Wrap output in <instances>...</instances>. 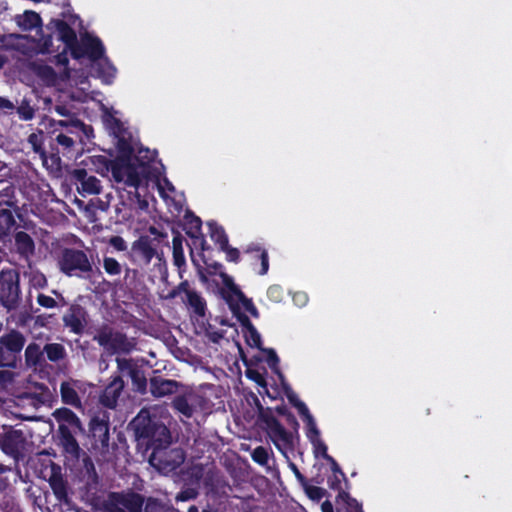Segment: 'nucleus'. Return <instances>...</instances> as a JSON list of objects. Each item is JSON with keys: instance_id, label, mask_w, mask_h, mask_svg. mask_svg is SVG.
I'll use <instances>...</instances> for the list:
<instances>
[{"instance_id": "obj_25", "label": "nucleus", "mask_w": 512, "mask_h": 512, "mask_svg": "<svg viewBox=\"0 0 512 512\" xmlns=\"http://www.w3.org/2000/svg\"><path fill=\"white\" fill-rule=\"evenodd\" d=\"M17 250L23 255H29L34 251V242L25 232H18L15 235Z\"/></svg>"}, {"instance_id": "obj_47", "label": "nucleus", "mask_w": 512, "mask_h": 512, "mask_svg": "<svg viewBox=\"0 0 512 512\" xmlns=\"http://www.w3.org/2000/svg\"><path fill=\"white\" fill-rule=\"evenodd\" d=\"M30 281L35 287H43L46 284V279L41 273H34Z\"/></svg>"}, {"instance_id": "obj_19", "label": "nucleus", "mask_w": 512, "mask_h": 512, "mask_svg": "<svg viewBox=\"0 0 512 512\" xmlns=\"http://www.w3.org/2000/svg\"><path fill=\"white\" fill-rule=\"evenodd\" d=\"M15 22L24 31L41 28V18L34 11L26 10L23 14L15 17Z\"/></svg>"}, {"instance_id": "obj_54", "label": "nucleus", "mask_w": 512, "mask_h": 512, "mask_svg": "<svg viewBox=\"0 0 512 512\" xmlns=\"http://www.w3.org/2000/svg\"><path fill=\"white\" fill-rule=\"evenodd\" d=\"M117 363H118V366H119L120 370H122V371L124 369L128 368L129 365H130V363H129V361L127 359H121V358L117 359Z\"/></svg>"}, {"instance_id": "obj_5", "label": "nucleus", "mask_w": 512, "mask_h": 512, "mask_svg": "<svg viewBox=\"0 0 512 512\" xmlns=\"http://www.w3.org/2000/svg\"><path fill=\"white\" fill-rule=\"evenodd\" d=\"M25 340L16 331H11L0 337V366H10L14 363L16 354L19 353Z\"/></svg>"}, {"instance_id": "obj_61", "label": "nucleus", "mask_w": 512, "mask_h": 512, "mask_svg": "<svg viewBox=\"0 0 512 512\" xmlns=\"http://www.w3.org/2000/svg\"><path fill=\"white\" fill-rule=\"evenodd\" d=\"M143 414H144V413H143V412H141V413L137 416V418H136V421H137V422H139V421L144 417V416H143Z\"/></svg>"}, {"instance_id": "obj_49", "label": "nucleus", "mask_w": 512, "mask_h": 512, "mask_svg": "<svg viewBox=\"0 0 512 512\" xmlns=\"http://www.w3.org/2000/svg\"><path fill=\"white\" fill-rule=\"evenodd\" d=\"M29 142L32 144L36 152L40 151L39 136L37 134H31L29 136Z\"/></svg>"}, {"instance_id": "obj_60", "label": "nucleus", "mask_w": 512, "mask_h": 512, "mask_svg": "<svg viewBox=\"0 0 512 512\" xmlns=\"http://www.w3.org/2000/svg\"><path fill=\"white\" fill-rule=\"evenodd\" d=\"M139 203H140L141 208H145L147 206V203L144 200L143 201L139 200Z\"/></svg>"}, {"instance_id": "obj_37", "label": "nucleus", "mask_w": 512, "mask_h": 512, "mask_svg": "<svg viewBox=\"0 0 512 512\" xmlns=\"http://www.w3.org/2000/svg\"><path fill=\"white\" fill-rule=\"evenodd\" d=\"M109 243L117 251H125L127 249L125 240L120 236H113L110 238Z\"/></svg>"}, {"instance_id": "obj_14", "label": "nucleus", "mask_w": 512, "mask_h": 512, "mask_svg": "<svg viewBox=\"0 0 512 512\" xmlns=\"http://www.w3.org/2000/svg\"><path fill=\"white\" fill-rule=\"evenodd\" d=\"M74 177L80 183L78 190L82 194L94 195L100 192L101 186L99 180L95 176L88 175L85 170H75Z\"/></svg>"}, {"instance_id": "obj_40", "label": "nucleus", "mask_w": 512, "mask_h": 512, "mask_svg": "<svg viewBox=\"0 0 512 512\" xmlns=\"http://www.w3.org/2000/svg\"><path fill=\"white\" fill-rule=\"evenodd\" d=\"M197 495V492L195 491V489L193 488H188L182 492H180L177 496H176V499L178 501H187V500H190V499H193L195 498Z\"/></svg>"}, {"instance_id": "obj_27", "label": "nucleus", "mask_w": 512, "mask_h": 512, "mask_svg": "<svg viewBox=\"0 0 512 512\" xmlns=\"http://www.w3.org/2000/svg\"><path fill=\"white\" fill-rule=\"evenodd\" d=\"M15 223L14 213L8 207L0 208V234H5Z\"/></svg>"}, {"instance_id": "obj_64", "label": "nucleus", "mask_w": 512, "mask_h": 512, "mask_svg": "<svg viewBox=\"0 0 512 512\" xmlns=\"http://www.w3.org/2000/svg\"><path fill=\"white\" fill-rule=\"evenodd\" d=\"M146 512H150V504H147V506H146Z\"/></svg>"}, {"instance_id": "obj_45", "label": "nucleus", "mask_w": 512, "mask_h": 512, "mask_svg": "<svg viewBox=\"0 0 512 512\" xmlns=\"http://www.w3.org/2000/svg\"><path fill=\"white\" fill-rule=\"evenodd\" d=\"M293 301L297 306L302 307L308 301L307 294L304 292H296L293 294Z\"/></svg>"}, {"instance_id": "obj_48", "label": "nucleus", "mask_w": 512, "mask_h": 512, "mask_svg": "<svg viewBox=\"0 0 512 512\" xmlns=\"http://www.w3.org/2000/svg\"><path fill=\"white\" fill-rule=\"evenodd\" d=\"M19 114L21 116L22 119L24 120H29L33 117V110L29 107L27 108H21L19 110Z\"/></svg>"}, {"instance_id": "obj_9", "label": "nucleus", "mask_w": 512, "mask_h": 512, "mask_svg": "<svg viewBox=\"0 0 512 512\" xmlns=\"http://www.w3.org/2000/svg\"><path fill=\"white\" fill-rule=\"evenodd\" d=\"M25 438L20 430L0 427V447L8 455L17 456L24 449Z\"/></svg>"}, {"instance_id": "obj_22", "label": "nucleus", "mask_w": 512, "mask_h": 512, "mask_svg": "<svg viewBox=\"0 0 512 512\" xmlns=\"http://www.w3.org/2000/svg\"><path fill=\"white\" fill-rule=\"evenodd\" d=\"M97 76L106 84L112 83L116 76V68L106 59L102 58L95 61Z\"/></svg>"}, {"instance_id": "obj_43", "label": "nucleus", "mask_w": 512, "mask_h": 512, "mask_svg": "<svg viewBox=\"0 0 512 512\" xmlns=\"http://www.w3.org/2000/svg\"><path fill=\"white\" fill-rule=\"evenodd\" d=\"M226 253V258L229 261L236 262L239 258V251L235 248L229 247L227 244V248H221Z\"/></svg>"}, {"instance_id": "obj_41", "label": "nucleus", "mask_w": 512, "mask_h": 512, "mask_svg": "<svg viewBox=\"0 0 512 512\" xmlns=\"http://www.w3.org/2000/svg\"><path fill=\"white\" fill-rule=\"evenodd\" d=\"M13 373L9 370H0V385L6 387L13 381Z\"/></svg>"}, {"instance_id": "obj_10", "label": "nucleus", "mask_w": 512, "mask_h": 512, "mask_svg": "<svg viewBox=\"0 0 512 512\" xmlns=\"http://www.w3.org/2000/svg\"><path fill=\"white\" fill-rule=\"evenodd\" d=\"M97 340L101 346L113 352H127L132 348V344L123 335L111 331L101 332Z\"/></svg>"}, {"instance_id": "obj_12", "label": "nucleus", "mask_w": 512, "mask_h": 512, "mask_svg": "<svg viewBox=\"0 0 512 512\" xmlns=\"http://www.w3.org/2000/svg\"><path fill=\"white\" fill-rule=\"evenodd\" d=\"M184 294V298L188 305L194 310V312L198 315H204L205 312V302L203 298L196 293L195 291L189 289L187 283H182L179 287L171 293V297H175L180 294Z\"/></svg>"}, {"instance_id": "obj_32", "label": "nucleus", "mask_w": 512, "mask_h": 512, "mask_svg": "<svg viewBox=\"0 0 512 512\" xmlns=\"http://www.w3.org/2000/svg\"><path fill=\"white\" fill-rule=\"evenodd\" d=\"M42 355L41 347L38 344H29L25 350L26 361L30 365H35Z\"/></svg>"}, {"instance_id": "obj_53", "label": "nucleus", "mask_w": 512, "mask_h": 512, "mask_svg": "<svg viewBox=\"0 0 512 512\" xmlns=\"http://www.w3.org/2000/svg\"><path fill=\"white\" fill-rule=\"evenodd\" d=\"M322 512H334L333 505L329 501H324L321 505Z\"/></svg>"}, {"instance_id": "obj_18", "label": "nucleus", "mask_w": 512, "mask_h": 512, "mask_svg": "<svg viewBox=\"0 0 512 512\" xmlns=\"http://www.w3.org/2000/svg\"><path fill=\"white\" fill-rule=\"evenodd\" d=\"M64 322L73 332L79 333L84 328L85 324L83 309L78 306L71 307L69 312L64 316Z\"/></svg>"}, {"instance_id": "obj_6", "label": "nucleus", "mask_w": 512, "mask_h": 512, "mask_svg": "<svg viewBox=\"0 0 512 512\" xmlns=\"http://www.w3.org/2000/svg\"><path fill=\"white\" fill-rule=\"evenodd\" d=\"M61 270L67 275L80 272H88L91 270V264L82 251L66 250L59 262Z\"/></svg>"}, {"instance_id": "obj_58", "label": "nucleus", "mask_w": 512, "mask_h": 512, "mask_svg": "<svg viewBox=\"0 0 512 512\" xmlns=\"http://www.w3.org/2000/svg\"><path fill=\"white\" fill-rule=\"evenodd\" d=\"M53 125H55V126H64V125H66V122L58 121V122H54Z\"/></svg>"}, {"instance_id": "obj_24", "label": "nucleus", "mask_w": 512, "mask_h": 512, "mask_svg": "<svg viewBox=\"0 0 512 512\" xmlns=\"http://www.w3.org/2000/svg\"><path fill=\"white\" fill-rule=\"evenodd\" d=\"M220 278L222 280V283L224 284V286L226 288H228L231 292H233L236 296H238L242 302H243V306L244 308L249 311L251 314L253 315H256V309L255 307L253 306V304L248 300V299H245L243 297V295L241 294V292L238 290V288L235 286L234 282H233V279L228 276L227 274L225 273H220Z\"/></svg>"}, {"instance_id": "obj_56", "label": "nucleus", "mask_w": 512, "mask_h": 512, "mask_svg": "<svg viewBox=\"0 0 512 512\" xmlns=\"http://www.w3.org/2000/svg\"><path fill=\"white\" fill-rule=\"evenodd\" d=\"M43 73L48 81L53 80V73L50 68L45 67Z\"/></svg>"}, {"instance_id": "obj_23", "label": "nucleus", "mask_w": 512, "mask_h": 512, "mask_svg": "<svg viewBox=\"0 0 512 512\" xmlns=\"http://www.w3.org/2000/svg\"><path fill=\"white\" fill-rule=\"evenodd\" d=\"M90 83L86 77H81L79 80L74 81V86L71 90V97L75 100L85 102L88 99H94L89 92Z\"/></svg>"}, {"instance_id": "obj_29", "label": "nucleus", "mask_w": 512, "mask_h": 512, "mask_svg": "<svg viewBox=\"0 0 512 512\" xmlns=\"http://www.w3.org/2000/svg\"><path fill=\"white\" fill-rule=\"evenodd\" d=\"M243 334L246 339V342L251 347H260L261 344V338L259 333L256 331V329L247 322L243 327Z\"/></svg>"}, {"instance_id": "obj_35", "label": "nucleus", "mask_w": 512, "mask_h": 512, "mask_svg": "<svg viewBox=\"0 0 512 512\" xmlns=\"http://www.w3.org/2000/svg\"><path fill=\"white\" fill-rule=\"evenodd\" d=\"M252 458L255 462L265 465L268 461V452L263 447H257L252 453Z\"/></svg>"}, {"instance_id": "obj_52", "label": "nucleus", "mask_w": 512, "mask_h": 512, "mask_svg": "<svg viewBox=\"0 0 512 512\" xmlns=\"http://www.w3.org/2000/svg\"><path fill=\"white\" fill-rule=\"evenodd\" d=\"M348 508H349L348 512H362L360 506L358 505V503L355 500L348 502Z\"/></svg>"}, {"instance_id": "obj_17", "label": "nucleus", "mask_w": 512, "mask_h": 512, "mask_svg": "<svg viewBox=\"0 0 512 512\" xmlns=\"http://www.w3.org/2000/svg\"><path fill=\"white\" fill-rule=\"evenodd\" d=\"M10 38L16 41V48L21 50L23 53H27L28 51H49L48 45L50 39H46L43 45L36 42L27 36L24 35H11Z\"/></svg>"}, {"instance_id": "obj_38", "label": "nucleus", "mask_w": 512, "mask_h": 512, "mask_svg": "<svg viewBox=\"0 0 512 512\" xmlns=\"http://www.w3.org/2000/svg\"><path fill=\"white\" fill-rule=\"evenodd\" d=\"M306 493L312 500H320L324 496V490L316 486H308Z\"/></svg>"}, {"instance_id": "obj_51", "label": "nucleus", "mask_w": 512, "mask_h": 512, "mask_svg": "<svg viewBox=\"0 0 512 512\" xmlns=\"http://www.w3.org/2000/svg\"><path fill=\"white\" fill-rule=\"evenodd\" d=\"M248 376L251 378V379H254L258 384L260 385H264V379L263 377L258 374L257 372H254V371H248Z\"/></svg>"}, {"instance_id": "obj_16", "label": "nucleus", "mask_w": 512, "mask_h": 512, "mask_svg": "<svg viewBox=\"0 0 512 512\" xmlns=\"http://www.w3.org/2000/svg\"><path fill=\"white\" fill-rule=\"evenodd\" d=\"M122 389L123 381L119 377L114 378L104 390L101 402L107 407H114Z\"/></svg>"}, {"instance_id": "obj_13", "label": "nucleus", "mask_w": 512, "mask_h": 512, "mask_svg": "<svg viewBox=\"0 0 512 512\" xmlns=\"http://www.w3.org/2000/svg\"><path fill=\"white\" fill-rule=\"evenodd\" d=\"M85 385L77 380H69L61 384V396L63 402L72 406H79V393L84 391Z\"/></svg>"}, {"instance_id": "obj_33", "label": "nucleus", "mask_w": 512, "mask_h": 512, "mask_svg": "<svg viewBox=\"0 0 512 512\" xmlns=\"http://www.w3.org/2000/svg\"><path fill=\"white\" fill-rule=\"evenodd\" d=\"M105 271L110 275H118L121 272V266L117 260L111 257H106L103 260Z\"/></svg>"}, {"instance_id": "obj_2", "label": "nucleus", "mask_w": 512, "mask_h": 512, "mask_svg": "<svg viewBox=\"0 0 512 512\" xmlns=\"http://www.w3.org/2000/svg\"><path fill=\"white\" fill-rule=\"evenodd\" d=\"M146 436L151 438L152 445L155 446L149 459L150 464L161 473L167 474L173 471L184 461L182 450L163 447L170 438L165 425H157L154 431L147 430Z\"/></svg>"}, {"instance_id": "obj_46", "label": "nucleus", "mask_w": 512, "mask_h": 512, "mask_svg": "<svg viewBox=\"0 0 512 512\" xmlns=\"http://www.w3.org/2000/svg\"><path fill=\"white\" fill-rule=\"evenodd\" d=\"M56 141L58 144L64 146L65 148H69L74 144L72 138L60 133L56 136Z\"/></svg>"}, {"instance_id": "obj_31", "label": "nucleus", "mask_w": 512, "mask_h": 512, "mask_svg": "<svg viewBox=\"0 0 512 512\" xmlns=\"http://www.w3.org/2000/svg\"><path fill=\"white\" fill-rule=\"evenodd\" d=\"M44 351L46 352L48 359L51 361H58L65 355L64 347L57 343L46 345L44 347Z\"/></svg>"}, {"instance_id": "obj_7", "label": "nucleus", "mask_w": 512, "mask_h": 512, "mask_svg": "<svg viewBox=\"0 0 512 512\" xmlns=\"http://www.w3.org/2000/svg\"><path fill=\"white\" fill-rule=\"evenodd\" d=\"M173 405L179 413L190 418L204 408L205 400L200 393L190 390L177 396L173 401Z\"/></svg>"}, {"instance_id": "obj_30", "label": "nucleus", "mask_w": 512, "mask_h": 512, "mask_svg": "<svg viewBox=\"0 0 512 512\" xmlns=\"http://www.w3.org/2000/svg\"><path fill=\"white\" fill-rule=\"evenodd\" d=\"M62 434V445L66 452L70 453L71 455H77L79 446L75 440V438L72 436L71 431L67 432H61Z\"/></svg>"}, {"instance_id": "obj_55", "label": "nucleus", "mask_w": 512, "mask_h": 512, "mask_svg": "<svg viewBox=\"0 0 512 512\" xmlns=\"http://www.w3.org/2000/svg\"><path fill=\"white\" fill-rule=\"evenodd\" d=\"M13 105L6 99L0 97V109H11Z\"/></svg>"}, {"instance_id": "obj_26", "label": "nucleus", "mask_w": 512, "mask_h": 512, "mask_svg": "<svg viewBox=\"0 0 512 512\" xmlns=\"http://www.w3.org/2000/svg\"><path fill=\"white\" fill-rule=\"evenodd\" d=\"M210 237L220 248H227L228 239L221 226L214 222H208Z\"/></svg>"}, {"instance_id": "obj_34", "label": "nucleus", "mask_w": 512, "mask_h": 512, "mask_svg": "<svg viewBox=\"0 0 512 512\" xmlns=\"http://www.w3.org/2000/svg\"><path fill=\"white\" fill-rule=\"evenodd\" d=\"M102 107L103 112V121L105 124L113 126L118 124V119L116 117L117 111H113L112 109H108L104 105Z\"/></svg>"}, {"instance_id": "obj_11", "label": "nucleus", "mask_w": 512, "mask_h": 512, "mask_svg": "<svg viewBox=\"0 0 512 512\" xmlns=\"http://www.w3.org/2000/svg\"><path fill=\"white\" fill-rule=\"evenodd\" d=\"M53 417L59 423V430L61 432L71 431L73 433L83 431V427L79 418L69 409L61 408L57 409L53 413Z\"/></svg>"}, {"instance_id": "obj_21", "label": "nucleus", "mask_w": 512, "mask_h": 512, "mask_svg": "<svg viewBox=\"0 0 512 512\" xmlns=\"http://www.w3.org/2000/svg\"><path fill=\"white\" fill-rule=\"evenodd\" d=\"M83 46L85 47V53L95 62L99 59L104 58V48L98 38L87 35L82 39Z\"/></svg>"}, {"instance_id": "obj_50", "label": "nucleus", "mask_w": 512, "mask_h": 512, "mask_svg": "<svg viewBox=\"0 0 512 512\" xmlns=\"http://www.w3.org/2000/svg\"><path fill=\"white\" fill-rule=\"evenodd\" d=\"M278 362V358L273 350L268 351V363L271 367H275Z\"/></svg>"}, {"instance_id": "obj_62", "label": "nucleus", "mask_w": 512, "mask_h": 512, "mask_svg": "<svg viewBox=\"0 0 512 512\" xmlns=\"http://www.w3.org/2000/svg\"><path fill=\"white\" fill-rule=\"evenodd\" d=\"M188 512H199L196 507H190Z\"/></svg>"}, {"instance_id": "obj_3", "label": "nucleus", "mask_w": 512, "mask_h": 512, "mask_svg": "<svg viewBox=\"0 0 512 512\" xmlns=\"http://www.w3.org/2000/svg\"><path fill=\"white\" fill-rule=\"evenodd\" d=\"M288 398L290 402L297 408L299 414L302 416L306 424V434L313 445L315 455L329 459V456L327 454V447L324 444V442L320 439V432L305 403L300 401L294 394H290Z\"/></svg>"}, {"instance_id": "obj_1", "label": "nucleus", "mask_w": 512, "mask_h": 512, "mask_svg": "<svg viewBox=\"0 0 512 512\" xmlns=\"http://www.w3.org/2000/svg\"><path fill=\"white\" fill-rule=\"evenodd\" d=\"M154 154L148 149L120 147V155L111 162L110 170L116 182L124 183L136 190L153 182L163 198L171 197L173 185L167 179H158L152 171L150 161Z\"/></svg>"}, {"instance_id": "obj_44", "label": "nucleus", "mask_w": 512, "mask_h": 512, "mask_svg": "<svg viewBox=\"0 0 512 512\" xmlns=\"http://www.w3.org/2000/svg\"><path fill=\"white\" fill-rule=\"evenodd\" d=\"M268 296L274 301H280L282 296V289L279 286H271L268 289Z\"/></svg>"}, {"instance_id": "obj_39", "label": "nucleus", "mask_w": 512, "mask_h": 512, "mask_svg": "<svg viewBox=\"0 0 512 512\" xmlns=\"http://www.w3.org/2000/svg\"><path fill=\"white\" fill-rule=\"evenodd\" d=\"M92 431H93L94 436H96V433H99L100 436L107 438L108 428L105 424H103L101 422H93L92 423Z\"/></svg>"}, {"instance_id": "obj_15", "label": "nucleus", "mask_w": 512, "mask_h": 512, "mask_svg": "<svg viewBox=\"0 0 512 512\" xmlns=\"http://www.w3.org/2000/svg\"><path fill=\"white\" fill-rule=\"evenodd\" d=\"M55 27H56V31L58 33L59 38L65 44L64 51L66 49H70L72 55L75 58H79L82 54L73 48V45L76 41V34L73 31V29L71 27H69L68 24H66L65 22L59 21V20L55 21Z\"/></svg>"}, {"instance_id": "obj_4", "label": "nucleus", "mask_w": 512, "mask_h": 512, "mask_svg": "<svg viewBox=\"0 0 512 512\" xmlns=\"http://www.w3.org/2000/svg\"><path fill=\"white\" fill-rule=\"evenodd\" d=\"M19 275L15 270H6L0 273V301L11 308L19 298Z\"/></svg>"}, {"instance_id": "obj_28", "label": "nucleus", "mask_w": 512, "mask_h": 512, "mask_svg": "<svg viewBox=\"0 0 512 512\" xmlns=\"http://www.w3.org/2000/svg\"><path fill=\"white\" fill-rule=\"evenodd\" d=\"M121 504L130 512H138L143 505V501L139 495L129 494L121 496Z\"/></svg>"}, {"instance_id": "obj_8", "label": "nucleus", "mask_w": 512, "mask_h": 512, "mask_svg": "<svg viewBox=\"0 0 512 512\" xmlns=\"http://www.w3.org/2000/svg\"><path fill=\"white\" fill-rule=\"evenodd\" d=\"M265 428L274 445L286 456V452L293 447V435L286 431L274 418L265 419Z\"/></svg>"}, {"instance_id": "obj_42", "label": "nucleus", "mask_w": 512, "mask_h": 512, "mask_svg": "<svg viewBox=\"0 0 512 512\" xmlns=\"http://www.w3.org/2000/svg\"><path fill=\"white\" fill-rule=\"evenodd\" d=\"M38 303L46 308H52L56 304L55 300L52 297L43 294H40L38 296Z\"/></svg>"}, {"instance_id": "obj_36", "label": "nucleus", "mask_w": 512, "mask_h": 512, "mask_svg": "<svg viewBox=\"0 0 512 512\" xmlns=\"http://www.w3.org/2000/svg\"><path fill=\"white\" fill-rule=\"evenodd\" d=\"M255 252V257L259 258L261 261V270L259 271V274L264 275L267 273L269 268L267 252L265 250H261L260 248L256 249Z\"/></svg>"}, {"instance_id": "obj_20", "label": "nucleus", "mask_w": 512, "mask_h": 512, "mask_svg": "<svg viewBox=\"0 0 512 512\" xmlns=\"http://www.w3.org/2000/svg\"><path fill=\"white\" fill-rule=\"evenodd\" d=\"M151 393L156 397H163L177 391V383L167 379H153L150 385Z\"/></svg>"}, {"instance_id": "obj_57", "label": "nucleus", "mask_w": 512, "mask_h": 512, "mask_svg": "<svg viewBox=\"0 0 512 512\" xmlns=\"http://www.w3.org/2000/svg\"><path fill=\"white\" fill-rule=\"evenodd\" d=\"M194 225H195V228H196L197 230H199V229H200V220H199V219H196V220L194 221Z\"/></svg>"}, {"instance_id": "obj_59", "label": "nucleus", "mask_w": 512, "mask_h": 512, "mask_svg": "<svg viewBox=\"0 0 512 512\" xmlns=\"http://www.w3.org/2000/svg\"><path fill=\"white\" fill-rule=\"evenodd\" d=\"M291 467L294 470V472L296 473L297 477H300V473L298 472L296 466L294 464H291Z\"/></svg>"}, {"instance_id": "obj_63", "label": "nucleus", "mask_w": 512, "mask_h": 512, "mask_svg": "<svg viewBox=\"0 0 512 512\" xmlns=\"http://www.w3.org/2000/svg\"><path fill=\"white\" fill-rule=\"evenodd\" d=\"M4 64V58L2 56H0V69L2 68Z\"/></svg>"}]
</instances>
